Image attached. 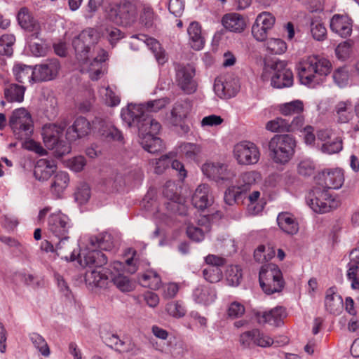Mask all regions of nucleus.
Listing matches in <instances>:
<instances>
[{
  "instance_id": "25",
  "label": "nucleus",
  "mask_w": 359,
  "mask_h": 359,
  "mask_svg": "<svg viewBox=\"0 0 359 359\" xmlns=\"http://www.w3.org/2000/svg\"><path fill=\"white\" fill-rule=\"evenodd\" d=\"M17 20L20 26L38 38L41 31L40 24L30 15L27 8H21L18 13Z\"/></svg>"
},
{
  "instance_id": "30",
  "label": "nucleus",
  "mask_w": 359,
  "mask_h": 359,
  "mask_svg": "<svg viewBox=\"0 0 359 359\" xmlns=\"http://www.w3.org/2000/svg\"><path fill=\"white\" fill-rule=\"evenodd\" d=\"M171 163L172 168L178 171L179 177L183 180L187 175L184 165L177 160L170 161L168 156H163L156 161L155 172L162 173Z\"/></svg>"
},
{
  "instance_id": "22",
  "label": "nucleus",
  "mask_w": 359,
  "mask_h": 359,
  "mask_svg": "<svg viewBox=\"0 0 359 359\" xmlns=\"http://www.w3.org/2000/svg\"><path fill=\"white\" fill-rule=\"evenodd\" d=\"M133 38L135 41L131 42V44L133 45L136 43V42H139L146 45L154 53L158 64L163 65L168 61V55L165 51L163 49L161 45L156 39L144 34H139L137 36Z\"/></svg>"
},
{
  "instance_id": "34",
  "label": "nucleus",
  "mask_w": 359,
  "mask_h": 359,
  "mask_svg": "<svg viewBox=\"0 0 359 359\" xmlns=\"http://www.w3.org/2000/svg\"><path fill=\"white\" fill-rule=\"evenodd\" d=\"M13 72L15 79L20 83H33L35 81V70L31 66L23 63H15L13 67Z\"/></svg>"
},
{
  "instance_id": "47",
  "label": "nucleus",
  "mask_w": 359,
  "mask_h": 359,
  "mask_svg": "<svg viewBox=\"0 0 359 359\" xmlns=\"http://www.w3.org/2000/svg\"><path fill=\"white\" fill-rule=\"evenodd\" d=\"M266 50L274 55H280L284 53L287 48L286 43L278 38H270L266 40L265 43Z\"/></svg>"
},
{
  "instance_id": "38",
  "label": "nucleus",
  "mask_w": 359,
  "mask_h": 359,
  "mask_svg": "<svg viewBox=\"0 0 359 359\" xmlns=\"http://www.w3.org/2000/svg\"><path fill=\"white\" fill-rule=\"evenodd\" d=\"M310 33L312 37L318 41H324L327 37V29L322 18L313 15L310 18Z\"/></svg>"
},
{
  "instance_id": "63",
  "label": "nucleus",
  "mask_w": 359,
  "mask_h": 359,
  "mask_svg": "<svg viewBox=\"0 0 359 359\" xmlns=\"http://www.w3.org/2000/svg\"><path fill=\"white\" fill-rule=\"evenodd\" d=\"M100 133L102 135L114 140L119 141L122 140L121 133L109 123H107L104 127L101 129Z\"/></svg>"
},
{
  "instance_id": "28",
  "label": "nucleus",
  "mask_w": 359,
  "mask_h": 359,
  "mask_svg": "<svg viewBox=\"0 0 359 359\" xmlns=\"http://www.w3.org/2000/svg\"><path fill=\"white\" fill-rule=\"evenodd\" d=\"M177 151L182 158L188 161L198 163L201 159L202 147L196 143H182L179 145Z\"/></svg>"
},
{
  "instance_id": "36",
  "label": "nucleus",
  "mask_w": 359,
  "mask_h": 359,
  "mask_svg": "<svg viewBox=\"0 0 359 359\" xmlns=\"http://www.w3.org/2000/svg\"><path fill=\"white\" fill-rule=\"evenodd\" d=\"M55 170L56 165L53 161L43 158L37 161L34 174L36 179L45 181L50 178Z\"/></svg>"
},
{
  "instance_id": "56",
  "label": "nucleus",
  "mask_w": 359,
  "mask_h": 359,
  "mask_svg": "<svg viewBox=\"0 0 359 359\" xmlns=\"http://www.w3.org/2000/svg\"><path fill=\"white\" fill-rule=\"evenodd\" d=\"M351 259L348 264L346 277H355L359 276V251L353 250L350 253Z\"/></svg>"
},
{
  "instance_id": "14",
  "label": "nucleus",
  "mask_w": 359,
  "mask_h": 359,
  "mask_svg": "<svg viewBox=\"0 0 359 359\" xmlns=\"http://www.w3.org/2000/svg\"><path fill=\"white\" fill-rule=\"evenodd\" d=\"M233 156L239 165H255L260 158L258 147L250 141H241L233 146Z\"/></svg>"
},
{
  "instance_id": "51",
  "label": "nucleus",
  "mask_w": 359,
  "mask_h": 359,
  "mask_svg": "<svg viewBox=\"0 0 359 359\" xmlns=\"http://www.w3.org/2000/svg\"><path fill=\"white\" fill-rule=\"evenodd\" d=\"M102 101L108 106L115 107L119 104L120 97L109 86L102 87L99 90Z\"/></svg>"
},
{
  "instance_id": "7",
  "label": "nucleus",
  "mask_w": 359,
  "mask_h": 359,
  "mask_svg": "<svg viewBox=\"0 0 359 359\" xmlns=\"http://www.w3.org/2000/svg\"><path fill=\"white\" fill-rule=\"evenodd\" d=\"M137 1L121 0L119 2H112L108 6L104 5V16L107 21L116 25H127L129 20L136 13Z\"/></svg>"
},
{
  "instance_id": "32",
  "label": "nucleus",
  "mask_w": 359,
  "mask_h": 359,
  "mask_svg": "<svg viewBox=\"0 0 359 359\" xmlns=\"http://www.w3.org/2000/svg\"><path fill=\"white\" fill-rule=\"evenodd\" d=\"M280 229L287 234L294 235L299 231V224L293 215L290 212H281L277 217Z\"/></svg>"
},
{
  "instance_id": "62",
  "label": "nucleus",
  "mask_w": 359,
  "mask_h": 359,
  "mask_svg": "<svg viewBox=\"0 0 359 359\" xmlns=\"http://www.w3.org/2000/svg\"><path fill=\"white\" fill-rule=\"evenodd\" d=\"M90 197V187L87 184H81L75 193V198L80 204L86 203Z\"/></svg>"
},
{
  "instance_id": "15",
  "label": "nucleus",
  "mask_w": 359,
  "mask_h": 359,
  "mask_svg": "<svg viewBox=\"0 0 359 359\" xmlns=\"http://www.w3.org/2000/svg\"><path fill=\"white\" fill-rule=\"evenodd\" d=\"M201 170L207 177L216 182H231L236 176L235 168L219 161L205 162Z\"/></svg>"
},
{
  "instance_id": "40",
  "label": "nucleus",
  "mask_w": 359,
  "mask_h": 359,
  "mask_svg": "<svg viewBox=\"0 0 359 359\" xmlns=\"http://www.w3.org/2000/svg\"><path fill=\"white\" fill-rule=\"evenodd\" d=\"M69 182V178L67 172L62 171L57 172L50 186L51 192L56 196H60L67 187Z\"/></svg>"
},
{
  "instance_id": "53",
  "label": "nucleus",
  "mask_w": 359,
  "mask_h": 359,
  "mask_svg": "<svg viewBox=\"0 0 359 359\" xmlns=\"http://www.w3.org/2000/svg\"><path fill=\"white\" fill-rule=\"evenodd\" d=\"M163 194L165 198L172 202V206L181 203L182 198L177 194V187L175 182H168L163 188Z\"/></svg>"
},
{
  "instance_id": "26",
  "label": "nucleus",
  "mask_w": 359,
  "mask_h": 359,
  "mask_svg": "<svg viewBox=\"0 0 359 359\" xmlns=\"http://www.w3.org/2000/svg\"><path fill=\"white\" fill-rule=\"evenodd\" d=\"M212 201L209 185L206 184H199L191 198V202L194 207L200 210H204L209 207Z\"/></svg>"
},
{
  "instance_id": "12",
  "label": "nucleus",
  "mask_w": 359,
  "mask_h": 359,
  "mask_svg": "<svg viewBox=\"0 0 359 359\" xmlns=\"http://www.w3.org/2000/svg\"><path fill=\"white\" fill-rule=\"evenodd\" d=\"M65 126L55 123L46 124L42 128V137L46 147L48 149H55L57 156L70 152V146L66 142L60 141Z\"/></svg>"
},
{
  "instance_id": "24",
  "label": "nucleus",
  "mask_w": 359,
  "mask_h": 359,
  "mask_svg": "<svg viewBox=\"0 0 359 359\" xmlns=\"http://www.w3.org/2000/svg\"><path fill=\"white\" fill-rule=\"evenodd\" d=\"M330 29L341 37H348L352 32V20L347 15L335 14L331 18Z\"/></svg>"
},
{
  "instance_id": "31",
  "label": "nucleus",
  "mask_w": 359,
  "mask_h": 359,
  "mask_svg": "<svg viewBox=\"0 0 359 359\" xmlns=\"http://www.w3.org/2000/svg\"><path fill=\"white\" fill-rule=\"evenodd\" d=\"M192 297L196 303L207 306L215 301L217 294L213 287L200 285L194 289Z\"/></svg>"
},
{
  "instance_id": "42",
  "label": "nucleus",
  "mask_w": 359,
  "mask_h": 359,
  "mask_svg": "<svg viewBox=\"0 0 359 359\" xmlns=\"http://www.w3.org/2000/svg\"><path fill=\"white\" fill-rule=\"evenodd\" d=\"M191 110V104L188 100H183L175 103L172 110L173 123L177 125L182 120L187 118Z\"/></svg>"
},
{
  "instance_id": "58",
  "label": "nucleus",
  "mask_w": 359,
  "mask_h": 359,
  "mask_svg": "<svg viewBox=\"0 0 359 359\" xmlns=\"http://www.w3.org/2000/svg\"><path fill=\"white\" fill-rule=\"evenodd\" d=\"M30 339L34 346L44 356H48L50 354L49 347L45 339L37 333H32L30 335Z\"/></svg>"
},
{
  "instance_id": "50",
  "label": "nucleus",
  "mask_w": 359,
  "mask_h": 359,
  "mask_svg": "<svg viewBox=\"0 0 359 359\" xmlns=\"http://www.w3.org/2000/svg\"><path fill=\"white\" fill-rule=\"evenodd\" d=\"M167 313L175 318L184 317L187 313V309L183 302L180 301H172L165 306Z\"/></svg>"
},
{
  "instance_id": "19",
  "label": "nucleus",
  "mask_w": 359,
  "mask_h": 359,
  "mask_svg": "<svg viewBox=\"0 0 359 359\" xmlns=\"http://www.w3.org/2000/svg\"><path fill=\"white\" fill-rule=\"evenodd\" d=\"M359 102L353 103L351 100H341L337 102L334 107L333 114L339 123H345L358 117Z\"/></svg>"
},
{
  "instance_id": "57",
  "label": "nucleus",
  "mask_w": 359,
  "mask_h": 359,
  "mask_svg": "<svg viewBox=\"0 0 359 359\" xmlns=\"http://www.w3.org/2000/svg\"><path fill=\"white\" fill-rule=\"evenodd\" d=\"M107 343L118 352H128L132 349V344L130 341H122L114 334L107 339Z\"/></svg>"
},
{
  "instance_id": "43",
  "label": "nucleus",
  "mask_w": 359,
  "mask_h": 359,
  "mask_svg": "<svg viewBox=\"0 0 359 359\" xmlns=\"http://www.w3.org/2000/svg\"><path fill=\"white\" fill-rule=\"evenodd\" d=\"M100 32L103 37L106 38L111 45L114 46L123 38V33L117 27L102 25L100 27Z\"/></svg>"
},
{
  "instance_id": "20",
  "label": "nucleus",
  "mask_w": 359,
  "mask_h": 359,
  "mask_svg": "<svg viewBox=\"0 0 359 359\" xmlns=\"http://www.w3.org/2000/svg\"><path fill=\"white\" fill-rule=\"evenodd\" d=\"M195 69L188 65L177 71L176 81L178 86L187 94H192L197 89V82L194 79Z\"/></svg>"
},
{
  "instance_id": "8",
  "label": "nucleus",
  "mask_w": 359,
  "mask_h": 359,
  "mask_svg": "<svg viewBox=\"0 0 359 359\" xmlns=\"http://www.w3.org/2000/svg\"><path fill=\"white\" fill-rule=\"evenodd\" d=\"M259 280L262 290L267 294L280 292L285 285L281 271L272 263L261 267Z\"/></svg>"
},
{
  "instance_id": "52",
  "label": "nucleus",
  "mask_w": 359,
  "mask_h": 359,
  "mask_svg": "<svg viewBox=\"0 0 359 359\" xmlns=\"http://www.w3.org/2000/svg\"><path fill=\"white\" fill-rule=\"evenodd\" d=\"M225 278L229 285H238L242 278L241 269L237 265L229 266L225 272Z\"/></svg>"
},
{
  "instance_id": "48",
  "label": "nucleus",
  "mask_w": 359,
  "mask_h": 359,
  "mask_svg": "<svg viewBox=\"0 0 359 359\" xmlns=\"http://www.w3.org/2000/svg\"><path fill=\"white\" fill-rule=\"evenodd\" d=\"M275 256V250L270 245H260L255 250L254 257L258 262H268Z\"/></svg>"
},
{
  "instance_id": "61",
  "label": "nucleus",
  "mask_w": 359,
  "mask_h": 359,
  "mask_svg": "<svg viewBox=\"0 0 359 359\" xmlns=\"http://www.w3.org/2000/svg\"><path fill=\"white\" fill-rule=\"evenodd\" d=\"M299 178L294 172L287 171L281 175V186L287 189H291L297 185Z\"/></svg>"
},
{
  "instance_id": "41",
  "label": "nucleus",
  "mask_w": 359,
  "mask_h": 359,
  "mask_svg": "<svg viewBox=\"0 0 359 359\" xmlns=\"http://www.w3.org/2000/svg\"><path fill=\"white\" fill-rule=\"evenodd\" d=\"M279 112L285 116L298 115L304 111V103L299 100L280 104L277 107Z\"/></svg>"
},
{
  "instance_id": "46",
  "label": "nucleus",
  "mask_w": 359,
  "mask_h": 359,
  "mask_svg": "<svg viewBox=\"0 0 359 359\" xmlns=\"http://www.w3.org/2000/svg\"><path fill=\"white\" fill-rule=\"evenodd\" d=\"M15 36L13 34H4L0 37V55L11 56Z\"/></svg>"
},
{
  "instance_id": "39",
  "label": "nucleus",
  "mask_w": 359,
  "mask_h": 359,
  "mask_svg": "<svg viewBox=\"0 0 359 359\" xmlns=\"http://www.w3.org/2000/svg\"><path fill=\"white\" fill-rule=\"evenodd\" d=\"M25 88L12 83L6 86L4 90V97L9 102H22L24 100Z\"/></svg>"
},
{
  "instance_id": "64",
  "label": "nucleus",
  "mask_w": 359,
  "mask_h": 359,
  "mask_svg": "<svg viewBox=\"0 0 359 359\" xmlns=\"http://www.w3.org/2000/svg\"><path fill=\"white\" fill-rule=\"evenodd\" d=\"M255 337L256 346L266 348L271 346L273 344V340L271 337L257 329H255Z\"/></svg>"
},
{
  "instance_id": "33",
  "label": "nucleus",
  "mask_w": 359,
  "mask_h": 359,
  "mask_svg": "<svg viewBox=\"0 0 359 359\" xmlns=\"http://www.w3.org/2000/svg\"><path fill=\"white\" fill-rule=\"evenodd\" d=\"M325 306L330 313L338 315L341 313L343 309V299L336 292L334 288L330 287L326 291Z\"/></svg>"
},
{
  "instance_id": "23",
  "label": "nucleus",
  "mask_w": 359,
  "mask_h": 359,
  "mask_svg": "<svg viewBox=\"0 0 359 359\" xmlns=\"http://www.w3.org/2000/svg\"><path fill=\"white\" fill-rule=\"evenodd\" d=\"M60 68V65L57 59H52L46 63L35 66V81L38 82L55 79L59 72Z\"/></svg>"
},
{
  "instance_id": "16",
  "label": "nucleus",
  "mask_w": 359,
  "mask_h": 359,
  "mask_svg": "<svg viewBox=\"0 0 359 359\" xmlns=\"http://www.w3.org/2000/svg\"><path fill=\"white\" fill-rule=\"evenodd\" d=\"M9 122L14 133L20 138L29 136L33 132L32 116L25 108H18L14 110Z\"/></svg>"
},
{
  "instance_id": "17",
  "label": "nucleus",
  "mask_w": 359,
  "mask_h": 359,
  "mask_svg": "<svg viewBox=\"0 0 359 359\" xmlns=\"http://www.w3.org/2000/svg\"><path fill=\"white\" fill-rule=\"evenodd\" d=\"M275 17L269 12L259 13L252 26V34L257 41L262 42L267 39L269 32L273 27Z\"/></svg>"
},
{
  "instance_id": "18",
  "label": "nucleus",
  "mask_w": 359,
  "mask_h": 359,
  "mask_svg": "<svg viewBox=\"0 0 359 359\" xmlns=\"http://www.w3.org/2000/svg\"><path fill=\"white\" fill-rule=\"evenodd\" d=\"M94 269L86 273L85 280L86 283L95 287L105 288L111 283V272H114L111 265L108 268L102 269V266H90Z\"/></svg>"
},
{
  "instance_id": "4",
  "label": "nucleus",
  "mask_w": 359,
  "mask_h": 359,
  "mask_svg": "<svg viewBox=\"0 0 359 359\" xmlns=\"http://www.w3.org/2000/svg\"><path fill=\"white\" fill-rule=\"evenodd\" d=\"M114 248L111 236L107 233H102L97 236L90 238V245L81 250L79 255L80 264L83 266H102L107 262L106 255L100 250L110 251Z\"/></svg>"
},
{
  "instance_id": "55",
  "label": "nucleus",
  "mask_w": 359,
  "mask_h": 359,
  "mask_svg": "<svg viewBox=\"0 0 359 359\" xmlns=\"http://www.w3.org/2000/svg\"><path fill=\"white\" fill-rule=\"evenodd\" d=\"M334 83L340 88L346 86L350 79V72L347 67L337 69L332 75Z\"/></svg>"
},
{
  "instance_id": "10",
  "label": "nucleus",
  "mask_w": 359,
  "mask_h": 359,
  "mask_svg": "<svg viewBox=\"0 0 359 359\" xmlns=\"http://www.w3.org/2000/svg\"><path fill=\"white\" fill-rule=\"evenodd\" d=\"M133 257L126 260L125 263L116 261L111 264L114 272H111V282L122 292H130L135 288V284L128 277L123 276L121 272L126 271L129 273H134L137 270L134 263L135 251L132 252Z\"/></svg>"
},
{
  "instance_id": "44",
  "label": "nucleus",
  "mask_w": 359,
  "mask_h": 359,
  "mask_svg": "<svg viewBox=\"0 0 359 359\" xmlns=\"http://www.w3.org/2000/svg\"><path fill=\"white\" fill-rule=\"evenodd\" d=\"M140 282L144 287L157 290L161 285V278L156 271L149 270L142 275Z\"/></svg>"
},
{
  "instance_id": "2",
  "label": "nucleus",
  "mask_w": 359,
  "mask_h": 359,
  "mask_svg": "<svg viewBox=\"0 0 359 359\" xmlns=\"http://www.w3.org/2000/svg\"><path fill=\"white\" fill-rule=\"evenodd\" d=\"M100 37V32L93 28H88L73 40L81 71L88 73L92 80L99 79L102 73L104 62L107 58V53L104 50L95 47Z\"/></svg>"
},
{
  "instance_id": "6",
  "label": "nucleus",
  "mask_w": 359,
  "mask_h": 359,
  "mask_svg": "<svg viewBox=\"0 0 359 359\" xmlns=\"http://www.w3.org/2000/svg\"><path fill=\"white\" fill-rule=\"evenodd\" d=\"M261 79L264 82L271 81L277 88L290 87L293 84V74L283 61H274L264 65Z\"/></svg>"
},
{
  "instance_id": "45",
  "label": "nucleus",
  "mask_w": 359,
  "mask_h": 359,
  "mask_svg": "<svg viewBox=\"0 0 359 359\" xmlns=\"http://www.w3.org/2000/svg\"><path fill=\"white\" fill-rule=\"evenodd\" d=\"M342 149L341 139L339 137H334L332 140L323 143L320 150L323 154L332 155L340 152Z\"/></svg>"
},
{
  "instance_id": "11",
  "label": "nucleus",
  "mask_w": 359,
  "mask_h": 359,
  "mask_svg": "<svg viewBox=\"0 0 359 359\" xmlns=\"http://www.w3.org/2000/svg\"><path fill=\"white\" fill-rule=\"evenodd\" d=\"M306 203L313 212L324 214L336 209L340 202L327 190L315 188L306 196Z\"/></svg>"
},
{
  "instance_id": "21",
  "label": "nucleus",
  "mask_w": 359,
  "mask_h": 359,
  "mask_svg": "<svg viewBox=\"0 0 359 359\" xmlns=\"http://www.w3.org/2000/svg\"><path fill=\"white\" fill-rule=\"evenodd\" d=\"M322 185L327 189H339L344 182V174L341 169L326 168L320 174Z\"/></svg>"
},
{
  "instance_id": "9",
  "label": "nucleus",
  "mask_w": 359,
  "mask_h": 359,
  "mask_svg": "<svg viewBox=\"0 0 359 359\" xmlns=\"http://www.w3.org/2000/svg\"><path fill=\"white\" fill-rule=\"evenodd\" d=\"M72 227L69 218L60 211L50 214L48 219V233L58 240L57 248H65L68 245V233Z\"/></svg>"
},
{
  "instance_id": "1",
  "label": "nucleus",
  "mask_w": 359,
  "mask_h": 359,
  "mask_svg": "<svg viewBox=\"0 0 359 359\" xmlns=\"http://www.w3.org/2000/svg\"><path fill=\"white\" fill-rule=\"evenodd\" d=\"M167 98L149 101L140 104H128L121 110V118L130 127L138 129L140 144L149 153H156L163 149L161 140L156 135L161 125L149 116L150 112H156L168 104Z\"/></svg>"
},
{
  "instance_id": "35",
  "label": "nucleus",
  "mask_w": 359,
  "mask_h": 359,
  "mask_svg": "<svg viewBox=\"0 0 359 359\" xmlns=\"http://www.w3.org/2000/svg\"><path fill=\"white\" fill-rule=\"evenodd\" d=\"M189 43L196 50H201L205 45V39L202 35L201 27L197 22H192L188 27Z\"/></svg>"
},
{
  "instance_id": "27",
  "label": "nucleus",
  "mask_w": 359,
  "mask_h": 359,
  "mask_svg": "<svg viewBox=\"0 0 359 359\" xmlns=\"http://www.w3.org/2000/svg\"><path fill=\"white\" fill-rule=\"evenodd\" d=\"M90 131V124L84 117L76 118L70 127L67 130V138L70 140H75L87 135Z\"/></svg>"
},
{
  "instance_id": "49",
  "label": "nucleus",
  "mask_w": 359,
  "mask_h": 359,
  "mask_svg": "<svg viewBox=\"0 0 359 359\" xmlns=\"http://www.w3.org/2000/svg\"><path fill=\"white\" fill-rule=\"evenodd\" d=\"M265 128L271 133H288V121L281 117H276L269 121L265 125Z\"/></svg>"
},
{
  "instance_id": "59",
  "label": "nucleus",
  "mask_w": 359,
  "mask_h": 359,
  "mask_svg": "<svg viewBox=\"0 0 359 359\" xmlns=\"http://www.w3.org/2000/svg\"><path fill=\"white\" fill-rule=\"evenodd\" d=\"M205 279L210 283H217L222 278V271L215 266H208L203 271Z\"/></svg>"
},
{
  "instance_id": "3",
  "label": "nucleus",
  "mask_w": 359,
  "mask_h": 359,
  "mask_svg": "<svg viewBox=\"0 0 359 359\" xmlns=\"http://www.w3.org/2000/svg\"><path fill=\"white\" fill-rule=\"evenodd\" d=\"M332 64L327 59L311 55L297 65V73L302 84L315 88L321 84L330 73Z\"/></svg>"
},
{
  "instance_id": "5",
  "label": "nucleus",
  "mask_w": 359,
  "mask_h": 359,
  "mask_svg": "<svg viewBox=\"0 0 359 359\" xmlns=\"http://www.w3.org/2000/svg\"><path fill=\"white\" fill-rule=\"evenodd\" d=\"M297 142L290 135H275L269 142V156L273 163L285 165L293 158Z\"/></svg>"
},
{
  "instance_id": "37",
  "label": "nucleus",
  "mask_w": 359,
  "mask_h": 359,
  "mask_svg": "<svg viewBox=\"0 0 359 359\" xmlns=\"http://www.w3.org/2000/svg\"><path fill=\"white\" fill-rule=\"evenodd\" d=\"M286 316L287 313L285 309L282 306H277L268 311L264 312L259 318V322L278 326L283 323Z\"/></svg>"
},
{
  "instance_id": "13",
  "label": "nucleus",
  "mask_w": 359,
  "mask_h": 359,
  "mask_svg": "<svg viewBox=\"0 0 359 359\" xmlns=\"http://www.w3.org/2000/svg\"><path fill=\"white\" fill-rule=\"evenodd\" d=\"M261 179V174L255 170L241 173L238 180V184L229 187L225 191L224 200L229 205L238 203L250 187Z\"/></svg>"
},
{
  "instance_id": "29",
  "label": "nucleus",
  "mask_w": 359,
  "mask_h": 359,
  "mask_svg": "<svg viewBox=\"0 0 359 359\" xmlns=\"http://www.w3.org/2000/svg\"><path fill=\"white\" fill-rule=\"evenodd\" d=\"M222 25L229 32L241 33L246 27V22L244 18L236 13H230L224 15L222 19Z\"/></svg>"
},
{
  "instance_id": "54",
  "label": "nucleus",
  "mask_w": 359,
  "mask_h": 359,
  "mask_svg": "<svg viewBox=\"0 0 359 359\" xmlns=\"http://www.w3.org/2000/svg\"><path fill=\"white\" fill-rule=\"evenodd\" d=\"M353 53V43L346 41L340 43L335 48V55L338 60L345 61L348 60Z\"/></svg>"
},
{
  "instance_id": "60",
  "label": "nucleus",
  "mask_w": 359,
  "mask_h": 359,
  "mask_svg": "<svg viewBox=\"0 0 359 359\" xmlns=\"http://www.w3.org/2000/svg\"><path fill=\"white\" fill-rule=\"evenodd\" d=\"M315 164L311 159L306 158L302 160L297 165V172L300 175H311L315 170Z\"/></svg>"
}]
</instances>
